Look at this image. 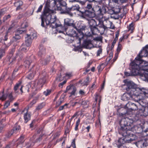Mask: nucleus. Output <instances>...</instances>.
Here are the masks:
<instances>
[{
    "mask_svg": "<svg viewBox=\"0 0 148 148\" xmlns=\"http://www.w3.org/2000/svg\"><path fill=\"white\" fill-rule=\"evenodd\" d=\"M130 64L131 75L134 76L138 75L140 70H143L145 71L142 75V79L148 82V62L141 59L135 60Z\"/></svg>",
    "mask_w": 148,
    "mask_h": 148,
    "instance_id": "obj_3",
    "label": "nucleus"
},
{
    "mask_svg": "<svg viewBox=\"0 0 148 148\" xmlns=\"http://www.w3.org/2000/svg\"><path fill=\"white\" fill-rule=\"evenodd\" d=\"M80 7L79 5L78 4H75L74 5H73L71 7V10L72 11L76 10V11H78L81 13V14H83L85 12V11H82L79 10Z\"/></svg>",
    "mask_w": 148,
    "mask_h": 148,
    "instance_id": "obj_19",
    "label": "nucleus"
},
{
    "mask_svg": "<svg viewBox=\"0 0 148 148\" xmlns=\"http://www.w3.org/2000/svg\"><path fill=\"white\" fill-rule=\"evenodd\" d=\"M67 33L68 35L70 36L74 37L78 36L76 31L73 29H70Z\"/></svg>",
    "mask_w": 148,
    "mask_h": 148,
    "instance_id": "obj_18",
    "label": "nucleus"
},
{
    "mask_svg": "<svg viewBox=\"0 0 148 148\" xmlns=\"http://www.w3.org/2000/svg\"><path fill=\"white\" fill-rule=\"evenodd\" d=\"M102 52V50L101 49H100L98 51L97 56H99L100 54Z\"/></svg>",
    "mask_w": 148,
    "mask_h": 148,
    "instance_id": "obj_61",
    "label": "nucleus"
},
{
    "mask_svg": "<svg viewBox=\"0 0 148 148\" xmlns=\"http://www.w3.org/2000/svg\"><path fill=\"white\" fill-rule=\"evenodd\" d=\"M122 49V45L121 44H120L119 43V44L118 45V46L116 51L117 52V55H118V54L120 52V51Z\"/></svg>",
    "mask_w": 148,
    "mask_h": 148,
    "instance_id": "obj_43",
    "label": "nucleus"
},
{
    "mask_svg": "<svg viewBox=\"0 0 148 148\" xmlns=\"http://www.w3.org/2000/svg\"><path fill=\"white\" fill-rule=\"evenodd\" d=\"M24 137L21 136L18 140L17 146V147H21L22 144L24 142Z\"/></svg>",
    "mask_w": 148,
    "mask_h": 148,
    "instance_id": "obj_20",
    "label": "nucleus"
},
{
    "mask_svg": "<svg viewBox=\"0 0 148 148\" xmlns=\"http://www.w3.org/2000/svg\"><path fill=\"white\" fill-rule=\"evenodd\" d=\"M71 91L70 92V94L71 95H75V92L76 91V88L74 86L71 90Z\"/></svg>",
    "mask_w": 148,
    "mask_h": 148,
    "instance_id": "obj_41",
    "label": "nucleus"
},
{
    "mask_svg": "<svg viewBox=\"0 0 148 148\" xmlns=\"http://www.w3.org/2000/svg\"><path fill=\"white\" fill-rule=\"evenodd\" d=\"M14 4L15 6L17 7L16 9V10L17 11L21 9V6L23 4V2L21 1H19L15 2Z\"/></svg>",
    "mask_w": 148,
    "mask_h": 148,
    "instance_id": "obj_22",
    "label": "nucleus"
},
{
    "mask_svg": "<svg viewBox=\"0 0 148 148\" xmlns=\"http://www.w3.org/2000/svg\"><path fill=\"white\" fill-rule=\"evenodd\" d=\"M13 30L12 27H9L6 32L3 34V39L1 40V42L3 43L4 41H6L10 35L13 33Z\"/></svg>",
    "mask_w": 148,
    "mask_h": 148,
    "instance_id": "obj_10",
    "label": "nucleus"
},
{
    "mask_svg": "<svg viewBox=\"0 0 148 148\" xmlns=\"http://www.w3.org/2000/svg\"><path fill=\"white\" fill-rule=\"evenodd\" d=\"M134 25L133 23L131 24L129 26L128 29L129 30H131L132 31L134 29Z\"/></svg>",
    "mask_w": 148,
    "mask_h": 148,
    "instance_id": "obj_52",
    "label": "nucleus"
},
{
    "mask_svg": "<svg viewBox=\"0 0 148 148\" xmlns=\"http://www.w3.org/2000/svg\"><path fill=\"white\" fill-rule=\"evenodd\" d=\"M34 76V73H30L27 76V78L30 79H32Z\"/></svg>",
    "mask_w": 148,
    "mask_h": 148,
    "instance_id": "obj_47",
    "label": "nucleus"
},
{
    "mask_svg": "<svg viewBox=\"0 0 148 148\" xmlns=\"http://www.w3.org/2000/svg\"><path fill=\"white\" fill-rule=\"evenodd\" d=\"M148 55V45H146L142 49L135 60L141 59L143 57H146Z\"/></svg>",
    "mask_w": 148,
    "mask_h": 148,
    "instance_id": "obj_9",
    "label": "nucleus"
},
{
    "mask_svg": "<svg viewBox=\"0 0 148 148\" xmlns=\"http://www.w3.org/2000/svg\"><path fill=\"white\" fill-rule=\"evenodd\" d=\"M75 138L73 140L72 142L71 146L73 147V148H75L76 145L75 144Z\"/></svg>",
    "mask_w": 148,
    "mask_h": 148,
    "instance_id": "obj_49",
    "label": "nucleus"
},
{
    "mask_svg": "<svg viewBox=\"0 0 148 148\" xmlns=\"http://www.w3.org/2000/svg\"><path fill=\"white\" fill-rule=\"evenodd\" d=\"M124 82L126 86L125 89L127 91L132 94L137 95L140 92L148 93V90L142 88H140L137 87V85L132 81H128L127 80H125Z\"/></svg>",
    "mask_w": 148,
    "mask_h": 148,
    "instance_id": "obj_4",
    "label": "nucleus"
},
{
    "mask_svg": "<svg viewBox=\"0 0 148 148\" xmlns=\"http://www.w3.org/2000/svg\"><path fill=\"white\" fill-rule=\"evenodd\" d=\"M67 105V104H65L64 105L60 107V108H59V109H58L59 110H62L64 109V107L66 106Z\"/></svg>",
    "mask_w": 148,
    "mask_h": 148,
    "instance_id": "obj_58",
    "label": "nucleus"
},
{
    "mask_svg": "<svg viewBox=\"0 0 148 148\" xmlns=\"http://www.w3.org/2000/svg\"><path fill=\"white\" fill-rule=\"evenodd\" d=\"M123 109L124 110H126V112L118 113L119 115L124 117L122 118L119 122L121 128L119 130V132L121 134H122L123 132L129 133V134H127V135L132 134V136H129L128 137L132 138L131 137H133V134L131 133V131L136 133H139L141 132V128L140 125H135L133 127H132L131 125L133 122V119L130 118L131 116L129 117L125 116L131 115L132 112L125 109Z\"/></svg>",
    "mask_w": 148,
    "mask_h": 148,
    "instance_id": "obj_1",
    "label": "nucleus"
},
{
    "mask_svg": "<svg viewBox=\"0 0 148 148\" xmlns=\"http://www.w3.org/2000/svg\"><path fill=\"white\" fill-rule=\"evenodd\" d=\"M5 52L4 49H0V59L5 55Z\"/></svg>",
    "mask_w": 148,
    "mask_h": 148,
    "instance_id": "obj_40",
    "label": "nucleus"
},
{
    "mask_svg": "<svg viewBox=\"0 0 148 148\" xmlns=\"http://www.w3.org/2000/svg\"><path fill=\"white\" fill-rule=\"evenodd\" d=\"M95 10L96 11V13L98 15V16L97 17V19L98 22V24L99 25L101 24L102 23L101 18H99V16L102 15V9L101 7L97 5L96 6Z\"/></svg>",
    "mask_w": 148,
    "mask_h": 148,
    "instance_id": "obj_12",
    "label": "nucleus"
},
{
    "mask_svg": "<svg viewBox=\"0 0 148 148\" xmlns=\"http://www.w3.org/2000/svg\"><path fill=\"white\" fill-rule=\"evenodd\" d=\"M46 103L44 102L39 104L36 107V110L39 111L42 109L45 106Z\"/></svg>",
    "mask_w": 148,
    "mask_h": 148,
    "instance_id": "obj_23",
    "label": "nucleus"
},
{
    "mask_svg": "<svg viewBox=\"0 0 148 148\" xmlns=\"http://www.w3.org/2000/svg\"><path fill=\"white\" fill-rule=\"evenodd\" d=\"M2 124V122L1 121H0V133H1L3 129V127L2 126H1Z\"/></svg>",
    "mask_w": 148,
    "mask_h": 148,
    "instance_id": "obj_60",
    "label": "nucleus"
},
{
    "mask_svg": "<svg viewBox=\"0 0 148 148\" xmlns=\"http://www.w3.org/2000/svg\"><path fill=\"white\" fill-rule=\"evenodd\" d=\"M95 1L98 3L99 4H101L102 3V0H95Z\"/></svg>",
    "mask_w": 148,
    "mask_h": 148,
    "instance_id": "obj_62",
    "label": "nucleus"
},
{
    "mask_svg": "<svg viewBox=\"0 0 148 148\" xmlns=\"http://www.w3.org/2000/svg\"><path fill=\"white\" fill-rule=\"evenodd\" d=\"M51 92V90L47 89L45 91L43 92L44 94L46 96H47L49 95Z\"/></svg>",
    "mask_w": 148,
    "mask_h": 148,
    "instance_id": "obj_42",
    "label": "nucleus"
},
{
    "mask_svg": "<svg viewBox=\"0 0 148 148\" xmlns=\"http://www.w3.org/2000/svg\"><path fill=\"white\" fill-rule=\"evenodd\" d=\"M77 115V113H75L73 116H72L71 118L69 120H71V121L72 120V119Z\"/></svg>",
    "mask_w": 148,
    "mask_h": 148,
    "instance_id": "obj_63",
    "label": "nucleus"
},
{
    "mask_svg": "<svg viewBox=\"0 0 148 148\" xmlns=\"http://www.w3.org/2000/svg\"><path fill=\"white\" fill-rule=\"evenodd\" d=\"M109 18H106L105 17H104L103 16H102V27L104 26V23L106 22V23L107 21H108Z\"/></svg>",
    "mask_w": 148,
    "mask_h": 148,
    "instance_id": "obj_39",
    "label": "nucleus"
},
{
    "mask_svg": "<svg viewBox=\"0 0 148 148\" xmlns=\"http://www.w3.org/2000/svg\"><path fill=\"white\" fill-rule=\"evenodd\" d=\"M36 33L35 31L32 32L30 34H27L25 37V43L26 46H30L32 43V40L36 38Z\"/></svg>",
    "mask_w": 148,
    "mask_h": 148,
    "instance_id": "obj_7",
    "label": "nucleus"
},
{
    "mask_svg": "<svg viewBox=\"0 0 148 148\" xmlns=\"http://www.w3.org/2000/svg\"><path fill=\"white\" fill-rule=\"evenodd\" d=\"M10 102L9 101H6L4 105V107L3 108V109L5 110L8 107L10 106Z\"/></svg>",
    "mask_w": 148,
    "mask_h": 148,
    "instance_id": "obj_37",
    "label": "nucleus"
},
{
    "mask_svg": "<svg viewBox=\"0 0 148 148\" xmlns=\"http://www.w3.org/2000/svg\"><path fill=\"white\" fill-rule=\"evenodd\" d=\"M32 142L31 141H29L25 145H23L22 148H30V147L33 145V143H31Z\"/></svg>",
    "mask_w": 148,
    "mask_h": 148,
    "instance_id": "obj_34",
    "label": "nucleus"
},
{
    "mask_svg": "<svg viewBox=\"0 0 148 148\" xmlns=\"http://www.w3.org/2000/svg\"><path fill=\"white\" fill-rule=\"evenodd\" d=\"M112 52L111 51V53H110L109 55V56L108 57L107 59L106 60H108V61H109L112 58L113 54L112 53Z\"/></svg>",
    "mask_w": 148,
    "mask_h": 148,
    "instance_id": "obj_45",
    "label": "nucleus"
},
{
    "mask_svg": "<svg viewBox=\"0 0 148 148\" xmlns=\"http://www.w3.org/2000/svg\"><path fill=\"white\" fill-rule=\"evenodd\" d=\"M64 24L69 26H71L73 24V21L68 18H66L64 20Z\"/></svg>",
    "mask_w": 148,
    "mask_h": 148,
    "instance_id": "obj_26",
    "label": "nucleus"
},
{
    "mask_svg": "<svg viewBox=\"0 0 148 148\" xmlns=\"http://www.w3.org/2000/svg\"><path fill=\"white\" fill-rule=\"evenodd\" d=\"M89 24L91 29V28L96 27L95 26L97 25V22L95 20L92 19L89 21Z\"/></svg>",
    "mask_w": 148,
    "mask_h": 148,
    "instance_id": "obj_21",
    "label": "nucleus"
},
{
    "mask_svg": "<svg viewBox=\"0 0 148 148\" xmlns=\"http://www.w3.org/2000/svg\"><path fill=\"white\" fill-rule=\"evenodd\" d=\"M120 11V9H115L113 10H112L110 11V14H118Z\"/></svg>",
    "mask_w": 148,
    "mask_h": 148,
    "instance_id": "obj_30",
    "label": "nucleus"
},
{
    "mask_svg": "<svg viewBox=\"0 0 148 148\" xmlns=\"http://www.w3.org/2000/svg\"><path fill=\"white\" fill-rule=\"evenodd\" d=\"M116 43V42H115L114 41H113V42H112V45L111 47V48H110V51L112 52L113 51V50L112 49L114 46V45Z\"/></svg>",
    "mask_w": 148,
    "mask_h": 148,
    "instance_id": "obj_56",
    "label": "nucleus"
},
{
    "mask_svg": "<svg viewBox=\"0 0 148 148\" xmlns=\"http://www.w3.org/2000/svg\"><path fill=\"white\" fill-rule=\"evenodd\" d=\"M10 17V15H8L7 16H5L3 18V21L4 22L5 21L7 20Z\"/></svg>",
    "mask_w": 148,
    "mask_h": 148,
    "instance_id": "obj_53",
    "label": "nucleus"
},
{
    "mask_svg": "<svg viewBox=\"0 0 148 148\" xmlns=\"http://www.w3.org/2000/svg\"><path fill=\"white\" fill-rule=\"evenodd\" d=\"M21 84V82H19L18 83H17L14 86V90L16 96H17L18 94L20 91H21V93L23 92V86Z\"/></svg>",
    "mask_w": 148,
    "mask_h": 148,
    "instance_id": "obj_14",
    "label": "nucleus"
},
{
    "mask_svg": "<svg viewBox=\"0 0 148 148\" xmlns=\"http://www.w3.org/2000/svg\"><path fill=\"white\" fill-rule=\"evenodd\" d=\"M42 23L41 25L44 27V22L47 25H49L52 28H56L59 33L62 32L64 29L59 21L57 19L52 12L49 10L44 11V15L41 17Z\"/></svg>",
    "mask_w": 148,
    "mask_h": 148,
    "instance_id": "obj_2",
    "label": "nucleus"
},
{
    "mask_svg": "<svg viewBox=\"0 0 148 148\" xmlns=\"http://www.w3.org/2000/svg\"><path fill=\"white\" fill-rule=\"evenodd\" d=\"M102 64H100L98 66L97 69H98V70L99 71V73H101V66Z\"/></svg>",
    "mask_w": 148,
    "mask_h": 148,
    "instance_id": "obj_54",
    "label": "nucleus"
},
{
    "mask_svg": "<svg viewBox=\"0 0 148 148\" xmlns=\"http://www.w3.org/2000/svg\"><path fill=\"white\" fill-rule=\"evenodd\" d=\"M28 108H25L22 112V113L23 114L24 112H25L24 115L25 122V123H27L30 119V114L28 113Z\"/></svg>",
    "mask_w": 148,
    "mask_h": 148,
    "instance_id": "obj_16",
    "label": "nucleus"
},
{
    "mask_svg": "<svg viewBox=\"0 0 148 148\" xmlns=\"http://www.w3.org/2000/svg\"><path fill=\"white\" fill-rule=\"evenodd\" d=\"M42 7L43 6L42 5H41L38 8V10L36 11V12L38 13L40 12L42 10Z\"/></svg>",
    "mask_w": 148,
    "mask_h": 148,
    "instance_id": "obj_57",
    "label": "nucleus"
},
{
    "mask_svg": "<svg viewBox=\"0 0 148 148\" xmlns=\"http://www.w3.org/2000/svg\"><path fill=\"white\" fill-rule=\"evenodd\" d=\"M72 74L71 73H66L65 74V76L66 77L68 78H69L72 76Z\"/></svg>",
    "mask_w": 148,
    "mask_h": 148,
    "instance_id": "obj_51",
    "label": "nucleus"
},
{
    "mask_svg": "<svg viewBox=\"0 0 148 148\" xmlns=\"http://www.w3.org/2000/svg\"><path fill=\"white\" fill-rule=\"evenodd\" d=\"M45 52V49L43 47H40V50L38 53V55L39 56H41L42 55L44 54Z\"/></svg>",
    "mask_w": 148,
    "mask_h": 148,
    "instance_id": "obj_33",
    "label": "nucleus"
},
{
    "mask_svg": "<svg viewBox=\"0 0 148 148\" xmlns=\"http://www.w3.org/2000/svg\"><path fill=\"white\" fill-rule=\"evenodd\" d=\"M86 8L88 10L91 9L92 11H90V12L91 13H92V11H93V8H92V5L90 4H87L86 6Z\"/></svg>",
    "mask_w": 148,
    "mask_h": 148,
    "instance_id": "obj_46",
    "label": "nucleus"
},
{
    "mask_svg": "<svg viewBox=\"0 0 148 148\" xmlns=\"http://www.w3.org/2000/svg\"><path fill=\"white\" fill-rule=\"evenodd\" d=\"M137 95L134 94H132L129 92L124 93L121 97V99L123 101H127L129 99L137 100L136 97Z\"/></svg>",
    "mask_w": 148,
    "mask_h": 148,
    "instance_id": "obj_8",
    "label": "nucleus"
},
{
    "mask_svg": "<svg viewBox=\"0 0 148 148\" xmlns=\"http://www.w3.org/2000/svg\"><path fill=\"white\" fill-rule=\"evenodd\" d=\"M74 87V86L72 85H70L69 86H67L66 88V90L68 91L69 90H71V89L73 88V87Z\"/></svg>",
    "mask_w": 148,
    "mask_h": 148,
    "instance_id": "obj_55",
    "label": "nucleus"
},
{
    "mask_svg": "<svg viewBox=\"0 0 148 148\" xmlns=\"http://www.w3.org/2000/svg\"><path fill=\"white\" fill-rule=\"evenodd\" d=\"M126 106L129 109H131L132 110H136L138 109V106L137 104L129 102L126 105Z\"/></svg>",
    "mask_w": 148,
    "mask_h": 148,
    "instance_id": "obj_15",
    "label": "nucleus"
},
{
    "mask_svg": "<svg viewBox=\"0 0 148 148\" xmlns=\"http://www.w3.org/2000/svg\"><path fill=\"white\" fill-rule=\"evenodd\" d=\"M20 126L18 125H16L14 126L13 129L11 131L9 132L6 135L5 140L10 138L13 134H16L20 129Z\"/></svg>",
    "mask_w": 148,
    "mask_h": 148,
    "instance_id": "obj_11",
    "label": "nucleus"
},
{
    "mask_svg": "<svg viewBox=\"0 0 148 148\" xmlns=\"http://www.w3.org/2000/svg\"><path fill=\"white\" fill-rule=\"evenodd\" d=\"M7 95L5 94L3 92L0 93V100L3 101L5 100L7 97Z\"/></svg>",
    "mask_w": 148,
    "mask_h": 148,
    "instance_id": "obj_28",
    "label": "nucleus"
},
{
    "mask_svg": "<svg viewBox=\"0 0 148 148\" xmlns=\"http://www.w3.org/2000/svg\"><path fill=\"white\" fill-rule=\"evenodd\" d=\"M65 97L64 95H62L60 97V99L57 102V106H59L64 101V99Z\"/></svg>",
    "mask_w": 148,
    "mask_h": 148,
    "instance_id": "obj_29",
    "label": "nucleus"
},
{
    "mask_svg": "<svg viewBox=\"0 0 148 148\" xmlns=\"http://www.w3.org/2000/svg\"><path fill=\"white\" fill-rule=\"evenodd\" d=\"M135 145L138 148H142L144 146V143L142 141H139L135 143Z\"/></svg>",
    "mask_w": 148,
    "mask_h": 148,
    "instance_id": "obj_31",
    "label": "nucleus"
},
{
    "mask_svg": "<svg viewBox=\"0 0 148 148\" xmlns=\"http://www.w3.org/2000/svg\"><path fill=\"white\" fill-rule=\"evenodd\" d=\"M25 45H22V46L21 47V50L22 51L25 52L28 49V47L29 46H27L25 44Z\"/></svg>",
    "mask_w": 148,
    "mask_h": 148,
    "instance_id": "obj_38",
    "label": "nucleus"
},
{
    "mask_svg": "<svg viewBox=\"0 0 148 148\" xmlns=\"http://www.w3.org/2000/svg\"><path fill=\"white\" fill-rule=\"evenodd\" d=\"M140 112L142 113V115L146 117L148 115V108L147 107H143L141 109H139Z\"/></svg>",
    "mask_w": 148,
    "mask_h": 148,
    "instance_id": "obj_17",
    "label": "nucleus"
},
{
    "mask_svg": "<svg viewBox=\"0 0 148 148\" xmlns=\"http://www.w3.org/2000/svg\"><path fill=\"white\" fill-rule=\"evenodd\" d=\"M57 10L60 11L61 13H67L71 16H72L73 15L72 13L71 12V11H72L71 10V8H68L66 6L63 8H62L61 7L57 6Z\"/></svg>",
    "mask_w": 148,
    "mask_h": 148,
    "instance_id": "obj_13",
    "label": "nucleus"
},
{
    "mask_svg": "<svg viewBox=\"0 0 148 148\" xmlns=\"http://www.w3.org/2000/svg\"><path fill=\"white\" fill-rule=\"evenodd\" d=\"M59 5L58 6V5L57 4L56 5L57 7V6H58L61 7L62 8H64L66 6L67 4L66 2L62 0H61L60 1H59L58 2Z\"/></svg>",
    "mask_w": 148,
    "mask_h": 148,
    "instance_id": "obj_25",
    "label": "nucleus"
},
{
    "mask_svg": "<svg viewBox=\"0 0 148 148\" xmlns=\"http://www.w3.org/2000/svg\"><path fill=\"white\" fill-rule=\"evenodd\" d=\"M79 93L81 96H83L84 95L85 92L83 90H80L79 92Z\"/></svg>",
    "mask_w": 148,
    "mask_h": 148,
    "instance_id": "obj_50",
    "label": "nucleus"
},
{
    "mask_svg": "<svg viewBox=\"0 0 148 148\" xmlns=\"http://www.w3.org/2000/svg\"><path fill=\"white\" fill-rule=\"evenodd\" d=\"M90 30L92 36L97 34L99 33V30L96 27L91 28Z\"/></svg>",
    "mask_w": 148,
    "mask_h": 148,
    "instance_id": "obj_24",
    "label": "nucleus"
},
{
    "mask_svg": "<svg viewBox=\"0 0 148 148\" xmlns=\"http://www.w3.org/2000/svg\"><path fill=\"white\" fill-rule=\"evenodd\" d=\"M27 23L26 22H24L22 23L21 25V28L17 29L16 32L15 36L13 37V38L16 40L20 39L21 38V37L19 34H22L25 32V30L24 28L27 27Z\"/></svg>",
    "mask_w": 148,
    "mask_h": 148,
    "instance_id": "obj_6",
    "label": "nucleus"
},
{
    "mask_svg": "<svg viewBox=\"0 0 148 148\" xmlns=\"http://www.w3.org/2000/svg\"><path fill=\"white\" fill-rule=\"evenodd\" d=\"M90 82V78L89 77H86V79L84 80L82 84L84 86H87V85Z\"/></svg>",
    "mask_w": 148,
    "mask_h": 148,
    "instance_id": "obj_36",
    "label": "nucleus"
},
{
    "mask_svg": "<svg viewBox=\"0 0 148 148\" xmlns=\"http://www.w3.org/2000/svg\"><path fill=\"white\" fill-rule=\"evenodd\" d=\"M45 82V80L42 79H40L39 80V82L38 83L37 88H38L39 87H42V86L43 85Z\"/></svg>",
    "mask_w": 148,
    "mask_h": 148,
    "instance_id": "obj_35",
    "label": "nucleus"
},
{
    "mask_svg": "<svg viewBox=\"0 0 148 148\" xmlns=\"http://www.w3.org/2000/svg\"><path fill=\"white\" fill-rule=\"evenodd\" d=\"M32 60L30 58H28L24 61V65L26 68H28L31 63L32 62Z\"/></svg>",
    "mask_w": 148,
    "mask_h": 148,
    "instance_id": "obj_27",
    "label": "nucleus"
},
{
    "mask_svg": "<svg viewBox=\"0 0 148 148\" xmlns=\"http://www.w3.org/2000/svg\"><path fill=\"white\" fill-rule=\"evenodd\" d=\"M71 121L69 119L68 121V123H67V126H70L71 125Z\"/></svg>",
    "mask_w": 148,
    "mask_h": 148,
    "instance_id": "obj_64",
    "label": "nucleus"
},
{
    "mask_svg": "<svg viewBox=\"0 0 148 148\" xmlns=\"http://www.w3.org/2000/svg\"><path fill=\"white\" fill-rule=\"evenodd\" d=\"M122 133L121 134L125 138H120L118 141L116 145L119 148H124V146L122 145L123 144L125 143H130L134 140V138L128 137L129 136H132V134L127 135V134H129V133L125 132Z\"/></svg>",
    "mask_w": 148,
    "mask_h": 148,
    "instance_id": "obj_5",
    "label": "nucleus"
},
{
    "mask_svg": "<svg viewBox=\"0 0 148 148\" xmlns=\"http://www.w3.org/2000/svg\"><path fill=\"white\" fill-rule=\"evenodd\" d=\"M49 61L46 60H44L41 61V63L43 65L46 64L49 62Z\"/></svg>",
    "mask_w": 148,
    "mask_h": 148,
    "instance_id": "obj_48",
    "label": "nucleus"
},
{
    "mask_svg": "<svg viewBox=\"0 0 148 148\" xmlns=\"http://www.w3.org/2000/svg\"><path fill=\"white\" fill-rule=\"evenodd\" d=\"M9 100L8 101L10 102H12L14 99V98L12 95V93H10L8 96Z\"/></svg>",
    "mask_w": 148,
    "mask_h": 148,
    "instance_id": "obj_44",
    "label": "nucleus"
},
{
    "mask_svg": "<svg viewBox=\"0 0 148 148\" xmlns=\"http://www.w3.org/2000/svg\"><path fill=\"white\" fill-rule=\"evenodd\" d=\"M80 121V120L79 119H78L75 125L78 126Z\"/></svg>",
    "mask_w": 148,
    "mask_h": 148,
    "instance_id": "obj_59",
    "label": "nucleus"
},
{
    "mask_svg": "<svg viewBox=\"0 0 148 148\" xmlns=\"http://www.w3.org/2000/svg\"><path fill=\"white\" fill-rule=\"evenodd\" d=\"M22 53L20 51H18L16 54V58H18L19 60H21L22 58Z\"/></svg>",
    "mask_w": 148,
    "mask_h": 148,
    "instance_id": "obj_32",
    "label": "nucleus"
}]
</instances>
